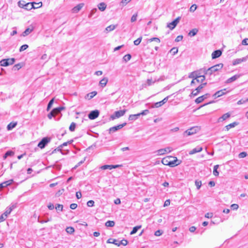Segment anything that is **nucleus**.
Listing matches in <instances>:
<instances>
[{"label":"nucleus","mask_w":248,"mask_h":248,"mask_svg":"<svg viewBox=\"0 0 248 248\" xmlns=\"http://www.w3.org/2000/svg\"><path fill=\"white\" fill-rule=\"evenodd\" d=\"M238 124V123L236 122H234L232 123H231L225 126V128L227 130H229L231 128L235 127L236 125Z\"/></svg>","instance_id":"28"},{"label":"nucleus","mask_w":248,"mask_h":248,"mask_svg":"<svg viewBox=\"0 0 248 248\" xmlns=\"http://www.w3.org/2000/svg\"><path fill=\"white\" fill-rule=\"evenodd\" d=\"M75 231V230L72 227H68L66 229V232L69 234H72Z\"/></svg>","instance_id":"36"},{"label":"nucleus","mask_w":248,"mask_h":248,"mask_svg":"<svg viewBox=\"0 0 248 248\" xmlns=\"http://www.w3.org/2000/svg\"><path fill=\"white\" fill-rule=\"evenodd\" d=\"M42 6V2H40L38 3H34V8L33 9H37L38 8H40Z\"/></svg>","instance_id":"51"},{"label":"nucleus","mask_w":248,"mask_h":248,"mask_svg":"<svg viewBox=\"0 0 248 248\" xmlns=\"http://www.w3.org/2000/svg\"><path fill=\"white\" fill-rule=\"evenodd\" d=\"M13 210V207H10L9 208H7L6 209V210L5 211V212L3 214L4 216L7 217L8 215H9L11 211H12Z\"/></svg>","instance_id":"34"},{"label":"nucleus","mask_w":248,"mask_h":248,"mask_svg":"<svg viewBox=\"0 0 248 248\" xmlns=\"http://www.w3.org/2000/svg\"><path fill=\"white\" fill-rule=\"evenodd\" d=\"M34 3H35V2H29L26 3L24 5V8L27 10H30L34 8Z\"/></svg>","instance_id":"19"},{"label":"nucleus","mask_w":248,"mask_h":248,"mask_svg":"<svg viewBox=\"0 0 248 248\" xmlns=\"http://www.w3.org/2000/svg\"><path fill=\"white\" fill-rule=\"evenodd\" d=\"M242 45H248V38H245L242 41Z\"/></svg>","instance_id":"62"},{"label":"nucleus","mask_w":248,"mask_h":248,"mask_svg":"<svg viewBox=\"0 0 248 248\" xmlns=\"http://www.w3.org/2000/svg\"><path fill=\"white\" fill-rule=\"evenodd\" d=\"M197 8V6L196 4H193L191 5L189 9V11L191 12H194Z\"/></svg>","instance_id":"53"},{"label":"nucleus","mask_w":248,"mask_h":248,"mask_svg":"<svg viewBox=\"0 0 248 248\" xmlns=\"http://www.w3.org/2000/svg\"><path fill=\"white\" fill-rule=\"evenodd\" d=\"M96 94L97 92L93 91L87 94V97L89 99H91L93 98Z\"/></svg>","instance_id":"37"},{"label":"nucleus","mask_w":248,"mask_h":248,"mask_svg":"<svg viewBox=\"0 0 248 248\" xmlns=\"http://www.w3.org/2000/svg\"><path fill=\"white\" fill-rule=\"evenodd\" d=\"M33 31L32 29L27 28L25 30V31L23 32V36H27L29 35L32 31Z\"/></svg>","instance_id":"35"},{"label":"nucleus","mask_w":248,"mask_h":248,"mask_svg":"<svg viewBox=\"0 0 248 248\" xmlns=\"http://www.w3.org/2000/svg\"><path fill=\"white\" fill-rule=\"evenodd\" d=\"M142 40V37H140L137 40L134 41V44L136 46L139 45Z\"/></svg>","instance_id":"47"},{"label":"nucleus","mask_w":248,"mask_h":248,"mask_svg":"<svg viewBox=\"0 0 248 248\" xmlns=\"http://www.w3.org/2000/svg\"><path fill=\"white\" fill-rule=\"evenodd\" d=\"M57 211H62L63 210V205L60 204H57L55 206Z\"/></svg>","instance_id":"45"},{"label":"nucleus","mask_w":248,"mask_h":248,"mask_svg":"<svg viewBox=\"0 0 248 248\" xmlns=\"http://www.w3.org/2000/svg\"><path fill=\"white\" fill-rule=\"evenodd\" d=\"M169 97L167 96L165 98H164L162 101L155 103L153 104L150 108H159L161 106H162L163 105H164L165 103H166L168 100Z\"/></svg>","instance_id":"9"},{"label":"nucleus","mask_w":248,"mask_h":248,"mask_svg":"<svg viewBox=\"0 0 248 248\" xmlns=\"http://www.w3.org/2000/svg\"><path fill=\"white\" fill-rule=\"evenodd\" d=\"M209 96L210 94L206 93L204 95L201 96L196 98L195 101L197 104H199L200 103H202L204 99L208 97Z\"/></svg>","instance_id":"12"},{"label":"nucleus","mask_w":248,"mask_h":248,"mask_svg":"<svg viewBox=\"0 0 248 248\" xmlns=\"http://www.w3.org/2000/svg\"><path fill=\"white\" fill-rule=\"evenodd\" d=\"M29 46L28 45H23L19 48V51H23L28 48Z\"/></svg>","instance_id":"50"},{"label":"nucleus","mask_w":248,"mask_h":248,"mask_svg":"<svg viewBox=\"0 0 248 248\" xmlns=\"http://www.w3.org/2000/svg\"><path fill=\"white\" fill-rule=\"evenodd\" d=\"M101 169L103 170H107V169L111 170V165H103L101 167Z\"/></svg>","instance_id":"48"},{"label":"nucleus","mask_w":248,"mask_h":248,"mask_svg":"<svg viewBox=\"0 0 248 248\" xmlns=\"http://www.w3.org/2000/svg\"><path fill=\"white\" fill-rule=\"evenodd\" d=\"M205 77H202L200 78H197L196 79V81L197 82H203V81L205 80Z\"/></svg>","instance_id":"56"},{"label":"nucleus","mask_w":248,"mask_h":248,"mask_svg":"<svg viewBox=\"0 0 248 248\" xmlns=\"http://www.w3.org/2000/svg\"><path fill=\"white\" fill-rule=\"evenodd\" d=\"M170 157H166V158H163L162 160V164L165 165H167V166H169L170 165H172L173 164V163H170Z\"/></svg>","instance_id":"20"},{"label":"nucleus","mask_w":248,"mask_h":248,"mask_svg":"<svg viewBox=\"0 0 248 248\" xmlns=\"http://www.w3.org/2000/svg\"><path fill=\"white\" fill-rule=\"evenodd\" d=\"M231 115L229 113H226L223 114L221 117H219L218 121V122H223L230 117Z\"/></svg>","instance_id":"21"},{"label":"nucleus","mask_w":248,"mask_h":248,"mask_svg":"<svg viewBox=\"0 0 248 248\" xmlns=\"http://www.w3.org/2000/svg\"><path fill=\"white\" fill-rule=\"evenodd\" d=\"M247 154L246 152H243L240 153L239 154L238 156H239V158H244L247 156Z\"/></svg>","instance_id":"57"},{"label":"nucleus","mask_w":248,"mask_h":248,"mask_svg":"<svg viewBox=\"0 0 248 248\" xmlns=\"http://www.w3.org/2000/svg\"><path fill=\"white\" fill-rule=\"evenodd\" d=\"M239 206L237 204H232L231 205V208L233 210H236L238 208Z\"/></svg>","instance_id":"63"},{"label":"nucleus","mask_w":248,"mask_h":248,"mask_svg":"<svg viewBox=\"0 0 248 248\" xmlns=\"http://www.w3.org/2000/svg\"><path fill=\"white\" fill-rule=\"evenodd\" d=\"M17 125V122H11L7 126L8 130H11L12 129L15 128Z\"/></svg>","instance_id":"25"},{"label":"nucleus","mask_w":248,"mask_h":248,"mask_svg":"<svg viewBox=\"0 0 248 248\" xmlns=\"http://www.w3.org/2000/svg\"><path fill=\"white\" fill-rule=\"evenodd\" d=\"M141 227V225L137 226L134 227L133 228L132 231L130 232V234L131 235H132V234H134L136 233L137 232V231H138V230L140 229Z\"/></svg>","instance_id":"31"},{"label":"nucleus","mask_w":248,"mask_h":248,"mask_svg":"<svg viewBox=\"0 0 248 248\" xmlns=\"http://www.w3.org/2000/svg\"><path fill=\"white\" fill-rule=\"evenodd\" d=\"M132 0H122L120 4L123 7L130 2Z\"/></svg>","instance_id":"46"},{"label":"nucleus","mask_w":248,"mask_h":248,"mask_svg":"<svg viewBox=\"0 0 248 248\" xmlns=\"http://www.w3.org/2000/svg\"><path fill=\"white\" fill-rule=\"evenodd\" d=\"M223 64L222 63H219L214 65L207 69L205 68V75L211 76L214 72H217L223 68Z\"/></svg>","instance_id":"1"},{"label":"nucleus","mask_w":248,"mask_h":248,"mask_svg":"<svg viewBox=\"0 0 248 248\" xmlns=\"http://www.w3.org/2000/svg\"><path fill=\"white\" fill-rule=\"evenodd\" d=\"M128 120L129 121H135L137 120L136 116L134 114H131L129 116Z\"/></svg>","instance_id":"54"},{"label":"nucleus","mask_w":248,"mask_h":248,"mask_svg":"<svg viewBox=\"0 0 248 248\" xmlns=\"http://www.w3.org/2000/svg\"><path fill=\"white\" fill-rule=\"evenodd\" d=\"M155 81H153L152 79H148L146 83L143 84L142 86L144 88H146L147 86H151L155 83Z\"/></svg>","instance_id":"27"},{"label":"nucleus","mask_w":248,"mask_h":248,"mask_svg":"<svg viewBox=\"0 0 248 248\" xmlns=\"http://www.w3.org/2000/svg\"><path fill=\"white\" fill-rule=\"evenodd\" d=\"M239 77H240V75H235L232 77L231 78H228L226 81V83H230L233 81H234L237 79H238Z\"/></svg>","instance_id":"22"},{"label":"nucleus","mask_w":248,"mask_h":248,"mask_svg":"<svg viewBox=\"0 0 248 248\" xmlns=\"http://www.w3.org/2000/svg\"><path fill=\"white\" fill-rule=\"evenodd\" d=\"M148 41L150 42H153V41H155L157 43H160V40L157 37H153L148 40Z\"/></svg>","instance_id":"49"},{"label":"nucleus","mask_w":248,"mask_h":248,"mask_svg":"<svg viewBox=\"0 0 248 248\" xmlns=\"http://www.w3.org/2000/svg\"><path fill=\"white\" fill-rule=\"evenodd\" d=\"M107 243H112L117 246H120L121 245L126 246L128 244V241L125 239H123L121 241H119L117 239H108L107 241Z\"/></svg>","instance_id":"2"},{"label":"nucleus","mask_w":248,"mask_h":248,"mask_svg":"<svg viewBox=\"0 0 248 248\" xmlns=\"http://www.w3.org/2000/svg\"><path fill=\"white\" fill-rule=\"evenodd\" d=\"M115 225V222L114 221H111V220H108L107 221L106 223H105V225L107 226V227H113Z\"/></svg>","instance_id":"33"},{"label":"nucleus","mask_w":248,"mask_h":248,"mask_svg":"<svg viewBox=\"0 0 248 248\" xmlns=\"http://www.w3.org/2000/svg\"><path fill=\"white\" fill-rule=\"evenodd\" d=\"M126 111V109L120 110H119V111H115L114 112V113L113 115H112L110 116V118H111V119L112 120H114L116 118H120V117L123 116V115H124V114H125Z\"/></svg>","instance_id":"5"},{"label":"nucleus","mask_w":248,"mask_h":248,"mask_svg":"<svg viewBox=\"0 0 248 248\" xmlns=\"http://www.w3.org/2000/svg\"><path fill=\"white\" fill-rule=\"evenodd\" d=\"M183 38V36L182 35H179L176 38L175 41L177 42H180L182 40Z\"/></svg>","instance_id":"61"},{"label":"nucleus","mask_w":248,"mask_h":248,"mask_svg":"<svg viewBox=\"0 0 248 248\" xmlns=\"http://www.w3.org/2000/svg\"><path fill=\"white\" fill-rule=\"evenodd\" d=\"M197 73V72L195 71L191 72L189 75V78L196 79L197 78V76H196Z\"/></svg>","instance_id":"42"},{"label":"nucleus","mask_w":248,"mask_h":248,"mask_svg":"<svg viewBox=\"0 0 248 248\" xmlns=\"http://www.w3.org/2000/svg\"><path fill=\"white\" fill-rule=\"evenodd\" d=\"M198 31V30L197 29H196V28L193 29L189 31V32L188 33V35L191 37L194 36L197 34Z\"/></svg>","instance_id":"30"},{"label":"nucleus","mask_w":248,"mask_h":248,"mask_svg":"<svg viewBox=\"0 0 248 248\" xmlns=\"http://www.w3.org/2000/svg\"><path fill=\"white\" fill-rule=\"evenodd\" d=\"M64 107H60L53 109L51 112L47 115V117L49 119H52L53 117H54L56 115L60 113L61 111L64 109Z\"/></svg>","instance_id":"3"},{"label":"nucleus","mask_w":248,"mask_h":248,"mask_svg":"<svg viewBox=\"0 0 248 248\" xmlns=\"http://www.w3.org/2000/svg\"><path fill=\"white\" fill-rule=\"evenodd\" d=\"M97 10L96 8H94L92 9L89 15V17H90L92 16L93 15V14L96 12Z\"/></svg>","instance_id":"58"},{"label":"nucleus","mask_w":248,"mask_h":248,"mask_svg":"<svg viewBox=\"0 0 248 248\" xmlns=\"http://www.w3.org/2000/svg\"><path fill=\"white\" fill-rule=\"evenodd\" d=\"M84 4L83 3H80L78 5H77L76 6L74 7L73 9V12L74 13H78V11H79L81 8L83 7Z\"/></svg>","instance_id":"23"},{"label":"nucleus","mask_w":248,"mask_h":248,"mask_svg":"<svg viewBox=\"0 0 248 248\" xmlns=\"http://www.w3.org/2000/svg\"><path fill=\"white\" fill-rule=\"evenodd\" d=\"M108 82V78H104L103 79H102L100 82L99 84L102 87H104L107 85V83Z\"/></svg>","instance_id":"24"},{"label":"nucleus","mask_w":248,"mask_h":248,"mask_svg":"<svg viewBox=\"0 0 248 248\" xmlns=\"http://www.w3.org/2000/svg\"><path fill=\"white\" fill-rule=\"evenodd\" d=\"M218 165H215L214 167L213 173L216 176H217L219 175V172L217 171V169H218Z\"/></svg>","instance_id":"29"},{"label":"nucleus","mask_w":248,"mask_h":248,"mask_svg":"<svg viewBox=\"0 0 248 248\" xmlns=\"http://www.w3.org/2000/svg\"><path fill=\"white\" fill-rule=\"evenodd\" d=\"M15 62V59L14 58L3 59L0 61V64L2 66H7L13 64Z\"/></svg>","instance_id":"4"},{"label":"nucleus","mask_w":248,"mask_h":248,"mask_svg":"<svg viewBox=\"0 0 248 248\" xmlns=\"http://www.w3.org/2000/svg\"><path fill=\"white\" fill-rule=\"evenodd\" d=\"M156 153H157V155H163L166 154L165 150L164 148L158 150L156 151Z\"/></svg>","instance_id":"39"},{"label":"nucleus","mask_w":248,"mask_h":248,"mask_svg":"<svg viewBox=\"0 0 248 248\" xmlns=\"http://www.w3.org/2000/svg\"><path fill=\"white\" fill-rule=\"evenodd\" d=\"M107 7V5L104 2H101L98 5V8L101 11H104L105 10Z\"/></svg>","instance_id":"26"},{"label":"nucleus","mask_w":248,"mask_h":248,"mask_svg":"<svg viewBox=\"0 0 248 248\" xmlns=\"http://www.w3.org/2000/svg\"><path fill=\"white\" fill-rule=\"evenodd\" d=\"M247 60V57H243L242 58L236 59L233 60L232 65H236L241 63L242 62H246Z\"/></svg>","instance_id":"13"},{"label":"nucleus","mask_w":248,"mask_h":248,"mask_svg":"<svg viewBox=\"0 0 248 248\" xmlns=\"http://www.w3.org/2000/svg\"><path fill=\"white\" fill-rule=\"evenodd\" d=\"M14 153L12 151H8L6 152V155L9 156H13L14 155Z\"/></svg>","instance_id":"64"},{"label":"nucleus","mask_w":248,"mask_h":248,"mask_svg":"<svg viewBox=\"0 0 248 248\" xmlns=\"http://www.w3.org/2000/svg\"><path fill=\"white\" fill-rule=\"evenodd\" d=\"M117 26V25H109L106 28V30L108 31H112L114 30L116 28Z\"/></svg>","instance_id":"32"},{"label":"nucleus","mask_w":248,"mask_h":248,"mask_svg":"<svg viewBox=\"0 0 248 248\" xmlns=\"http://www.w3.org/2000/svg\"><path fill=\"white\" fill-rule=\"evenodd\" d=\"M26 4L25 3V1H19L18 2V5L19 6V7H21V8H24V5H25Z\"/></svg>","instance_id":"60"},{"label":"nucleus","mask_w":248,"mask_h":248,"mask_svg":"<svg viewBox=\"0 0 248 248\" xmlns=\"http://www.w3.org/2000/svg\"><path fill=\"white\" fill-rule=\"evenodd\" d=\"M202 150V148L201 146H198L196 148L193 149L189 152V155H192L197 153L201 152Z\"/></svg>","instance_id":"15"},{"label":"nucleus","mask_w":248,"mask_h":248,"mask_svg":"<svg viewBox=\"0 0 248 248\" xmlns=\"http://www.w3.org/2000/svg\"><path fill=\"white\" fill-rule=\"evenodd\" d=\"M138 16V13H136L134 14L131 18V22H134L137 20V17Z\"/></svg>","instance_id":"52"},{"label":"nucleus","mask_w":248,"mask_h":248,"mask_svg":"<svg viewBox=\"0 0 248 248\" xmlns=\"http://www.w3.org/2000/svg\"><path fill=\"white\" fill-rule=\"evenodd\" d=\"M222 54L221 50L218 49L214 51L212 54V58L215 59L220 57Z\"/></svg>","instance_id":"17"},{"label":"nucleus","mask_w":248,"mask_h":248,"mask_svg":"<svg viewBox=\"0 0 248 248\" xmlns=\"http://www.w3.org/2000/svg\"><path fill=\"white\" fill-rule=\"evenodd\" d=\"M94 202L93 200H90L87 203V205L89 207H93L94 205Z\"/></svg>","instance_id":"55"},{"label":"nucleus","mask_w":248,"mask_h":248,"mask_svg":"<svg viewBox=\"0 0 248 248\" xmlns=\"http://www.w3.org/2000/svg\"><path fill=\"white\" fill-rule=\"evenodd\" d=\"M126 123H124L121 124H119L116 126H114L113 127H110L109 129V133H113L116 132V131L118 130L119 129H120L122 128L123 127H124L126 125Z\"/></svg>","instance_id":"11"},{"label":"nucleus","mask_w":248,"mask_h":248,"mask_svg":"<svg viewBox=\"0 0 248 248\" xmlns=\"http://www.w3.org/2000/svg\"><path fill=\"white\" fill-rule=\"evenodd\" d=\"M53 102H54V98H52L48 102V104L47 106V108H46V110L47 111H49V109H50V108L52 107V105L53 104Z\"/></svg>","instance_id":"43"},{"label":"nucleus","mask_w":248,"mask_h":248,"mask_svg":"<svg viewBox=\"0 0 248 248\" xmlns=\"http://www.w3.org/2000/svg\"><path fill=\"white\" fill-rule=\"evenodd\" d=\"M99 114V111L98 110H93L88 114V117L90 120H94L98 117Z\"/></svg>","instance_id":"10"},{"label":"nucleus","mask_w":248,"mask_h":248,"mask_svg":"<svg viewBox=\"0 0 248 248\" xmlns=\"http://www.w3.org/2000/svg\"><path fill=\"white\" fill-rule=\"evenodd\" d=\"M13 182V179H10L8 181L3 182V183L0 184V189H2L4 187H5L11 185Z\"/></svg>","instance_id":"16"},{"label":"nucleus","mask_w":248,"mask_h":248,"mask_svg":"<svg viewBox=\"0 0 248 248\" xmlns=\"http://www.w3.org/2000/svg\"><path fill=\"white\" fill-rule=\"evenodd\" d=\"M131 58V55L129 54H126V55H125L124 57H123V60L125 62H128V61H129Z\"/></svg>","instance_id":"40"},{"label":"nucleus","mask_w":248,"mask_h":248,"mask_svg":"<svg viewBox=\"0 0 248 248\" xmlns=\"http://www.w3.org/2000/svg\"><path fill=\"white\" fill-rule=\"evenodd\" d=\"M247 102H248V98H243V99H241L240 100H239L237 102V104L238 105H242V104H243Z\"/></svg>","instance_id":"38"},{"label":"nucleus","mask_w":248,"mask_h":248,"mask_svg":"<svg viewBox=\"0 0 248 248\" xmlns=\"http://www.w3.org/2000/svg\"><path fill=\"white\" fill-rule=\"evenodd\" d=\"M195 72H197L196 76H197V78H200L201 77H205V68H201L199 70L195 71Z\"/></svg>","instance_id":"14"},{"label":"nucleus","mask_w":248,"mask_h":248,"mask_svg":"<svg viewBox=\"0 0 248 248\" xmlns=\"http://www.w3.org/2000/svg\"><path fill=\"white\" fill-rule=\"evenodd\" d=\"M76 123L74 122H72L69 126L70 131H71L72 132L74 131L75 130V128H76Z\"/></svg>","instance_id":"41"},{"label":"nucleus","mask_w":248,"mask_h":248,"mask_svg":"<svg viewBox=\"0 0 248 248\" xmlns=\"http://www.w3.org/2000/svg\"><path fill=\"white\" fill-rule=\"evenodd\" d=\"M163 233V232L161 230H158L155 232V235L156 236H160Z\"/></svg>","instance_id":"59"},{"label":"nucleus","mask_w":248,"mask_h":248,"mask_svg":"<svg viewBox=\"0 0 248 248\" xmlns=\"http://www.w3.org/2000/svg\"><path fill=\"white\" fill-rule=\"evenodd\" d=\"M50 139L47 137H45L38 143V146L41 149H43L49 142Z\"/></svg>","instance_id":"7"},{"label":"nucleus","mask_w":248,"mask_h":248,"mask_svg":"<svg viewBox=\"0 0 248 248\" xmlns=\"http://www.w3.org/2000/svg\"><path fill=\"white\" fill-rule=\"evenodd\" d=\"M195 185H196V186L197 187V188L198 189H199L201 188V187L202 186V181H199L198 180H196L195 181Z\"/></svg>","instance_id":"44"},{"label":"nucleus","mask_w":248,"mask_h":248,"mask_svg":"<svg viewBox=\"0 0 248 248\" xmlns=\"http://www.w3.org/2000/svg\"><path fill=\"white\" fill-rule=\"evenodd\" d=\"M226 90V89H224L223 90L218 91L217 92L215 93L214 94L213 96L215 98L220 97L225 93V92Z\"/></svg>","instance_id":"18"},{"label":"nucleus","mask_w":248,"mask_h":248,"mask_svg":"<svg viewBox=\"0 0 248 248\" xmlns=\"http://www.w3.org/2000/svg\"><path fill=\"white\" fill-rule=\"evenodd\" d=\"M199 130L198 127H193L185 131L184 136H188L196 133Z\"/></svg>","instance_id":"6"},{"label":"nucleus","mask_w":248,"mask_h":248,"mask_svg":"<svg viewBox=\"0 0 248 248\" xmlns=\"http://www.w3.org/2000/svg\"><path fill=\"white\" fill-rule=\"evenodd\" d=\"M180 18L181 17L180 16L177 17L173 21L170 23H168L167 24V27L169 28L170 30H172L175 28L178 23L179 22Z\"/></svg>","instance_id":"8"}]
</instances>
